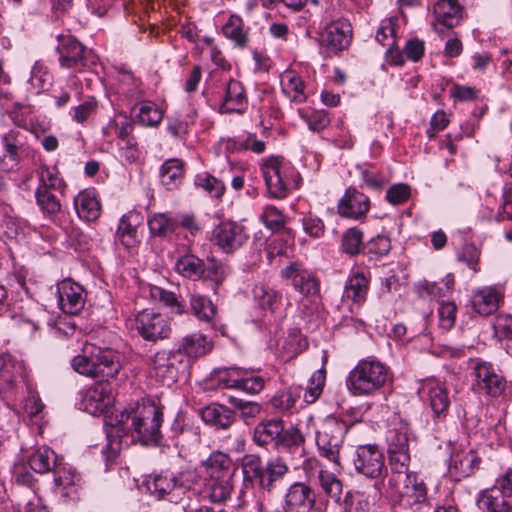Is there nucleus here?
Listing matches in <instances>:
<instances>
[{"mask_svg": "<svg viewBox=\"0 0 512 512\" xmlns=\"http://www.w3.org/2000/svg\"><path fill=\"white\" fill-rule=\"evenodd\" d=\"M418 393L422 397H427L436 416L447 413L450 406V398L446 387L439 380L430 378L422 381Z\"/></svg>", "mask_w": 512, "mask_h": 512, "instance_id": "nucleus-20", "label": "nucleus"}, {"mask_svg": "<svg viewBox=\"0 0 512 512\" xmlns=\"http://www.w3.org/2000/svg\"><path fill=\"white\" fill-rule=\"evenodd\" d=\"M147 489L159 500L167 499L177 503L181 498L174 474L154 476L147 482Z\"/></svg>", "mask_w": 512, "mask_h": 512, "instance_id": "nucleus-25", "label": "nucleus"}, {"mask_svg": "<svg viewBox=\"0 0 512 512\" xmlns=\"http://www.w3.org/2000/svg\"><path fill=\"white\" fill-rule=\"evenodd\" d=\"M59 462L54 450L48 446L39 447L28 458L30 468L40 474L55 470Z\"/></svg>", "mask_w": 512, "mask_h": 512, "instance_id": "nucleus-34", "label": "nucleus"}, {"mask_svg": "<svg viewBox=\"0 0 512 512\" xmlns=\"http://www.w3.org/2000/svg\"><path fill=\"white\" fill-rule=\"evenodd\" d=\"M476 503L484 512H512V499L504 497L498 490L480 491Z\"/></svg>", "mask_w": 512, "mask_h": 512, "instance_id": "nucleus-27", "label": "nucleus"}, {"mask_svg": "<svg viewBox=\"0 0 512 512\" xmlns=\"http://www.w3.org/2000/svg\"><path fill=\"white\" fill-rule=\"evenodd\" d=\"M183 175V163L179 159H168L161 166V182L168 190L177 188L182 182Z\"/></svg>", "mask_w": 512, "mask_h": 512, "instance_id": "nucleus-40", "label": "nucleus"}, {"mask_svg": "<svg viewBox=\"0 0 512 512\" xmlns=\"http://www.w3.org/2000/svg\"><path fill=\"white\" fill-rule=\"evenodd\" d=\"M480 458L473 450L456 451L450 457V470H454L458 477H468L478 468Z\"/></svg>", "mask_w": 512, "mask_h": 512, "instance_id": "nucleus-33", "label": "nucleus"}, {"mask_svg": "<svg viewBox=\"0 0 512 512\" xmlns=\"http://www.w3.org/2000/svg\"><path fill=\"white\" fill-rule=\"evenodd\" d=\"M134 327L143 339L152 342L168 338L171 334L169 320L151 310L139 312L135 317Z\"/></svg>", "mask_w": 512, "mask_h": 512, "instance_id": "nucleus-11", "label": "nucleus"}, {"mask_svg": "<svg viewBox=\"0 0 512 512\" xmlns=\"http://www.w3.org/2000/svg\"><path fill=\"white\" fill-rule=\"evenodd\" d=\"M162 422V409L150 400H142L134 408L121 414L114 429L119 438H122L126 428H129L132 436H136L142 444L157 445L162 438Z\"/></svg>", "mask_w": 512, "mask_h": 512, "instance_id": "nucleus-1", "label": "nucleus"}, {"mask_svg": "<svg viewBox=\"0 0 512 512\" xmlns=\"http://www.w3.org/2000/svg\"><path fill=\"white\" fill-rule=\"evenodd\" d=\"M147 224L152 236L167 238L177 229L178 220L167 213H153L148 217Z\"/></svg>", "mask_w": 512, "mask_h": 512, "instance_id": "nucleus-38", "label": "nucleus"}, {"mask_svg": "<svg viewBox=\"0 0 512 512\" xmlns=\"http://www.w3.org/2000/svg\"><path fill=\"white\" fill-rule=\"evenodd\" d=\"M133 130L132 121L123 114L116 115L106 127L103 128L105 136H117L122 141L130 139L129 135Z\"/></svg>", "mask_w": 512, "mask_h": 512, "instance_id": "nucleus-49", "label": "nucleus"}, {"mask_svg": "<svg viewBox=\"0 0 512 512\" xmlns=\"http://www.w3.org/2000/svg\"><path fill=\"white\" fill-rule=\"evenodd\" d=\"M248 105V98L243 84L230 79L225 87L221 110L225 113H243Z\"/></svg>", "mask_w": 512, "mask_h": 512, "instance_id": "nucleus-24", "label": "nucleus"}, {"mask_svg": "<svg viewBox=\"0 0 512 512\" xmlns=\"http://www.w3.org/2000/svg\"><path fill=\"white\" fill-rule=\"evenodd\" d=\"M434 15L439 24L452 28L462 18V7L458 0H438L434 5Z\"/></svg>", "mask_w": 512, "mask_h": 512, "instance_id": "nucleus-29", "label": "nucleus"}, {"mask_svg": "<svg viewBox=\"0 0 512 512\" xmlns=\"http://www.w3.org/2000/svg\"><path fill=\"white\" fill-rule=\"evenodd\" d=\"M224 36L238 47H246L249 41L247 30L245 29L244 21L238 15H231L227 22L222 27Z\"/></svg>", "mask_w": 512, "mask_h": 512, "instance_id": "nucleus-42", "label": "nucleus"}, {"mask_svg": "<svg viewBox=\"0 0 512 512\" xmlns=\"http://www.w3.org/2000/svg\"><path fill=\"white\" fill-rule=\"evenodd\" d=\"M281 276L303 296L315 295L319 290L315 277L297 262H293L283 268Z\"/></svg>", "mask_w": 512, "mask_h": 512, "instance_id": "nucleus-18", "label": "nucleus"}, {"mask_svg": "<svg viewBox=\"0 0 512 512\" xmlns=\"http://www.w3.org/2000/svg\"><path fill=\"white\" fill-rule=\"evenodd\" d=\"M230 402L240 412L241 418L245 421L257 417L262 411L261 405L257 402L246 401L234 397L230 398Z\"/></svg>", "mask_w": 512, "mask_h": 512, "instance_id": "nucleus-64", "label": "nucleus"}, {"mask_svg": "<svg viewBox=\"0 0 512 512\" xmlns=\"http://www.w3.org/2000/svg\"><path fill=\"white\" fill-rule=\"evenodd\" d=\"M283 421L271 419L258 423L254 429L253 440L259 446H265L275 442L279 444V438L283 433Z\"/></svg>", "mask_w": 512, "mask_h": 512, "instance_id": "nucleus-31", "label": "nucleus"}, {"mask_svg": "<svg viewBox=\"0 0 512 512\" xmlns=\"http://www.w3.org/2000/svg\"><path fill=\"white\" fill-rule=\"evenodd\" d=\"M392 380L390 368L374 358L360 360L349 372L346 386L354 396H371Z\"/></svg>", "mask_w": 512, "mask_h": 512, "instance_id": "nucleus-3", "label": "nucleus"}, {"mask_svg": "<svg viewBox=\"0 0 512 512\" xmlns=\"http://www.w3.org/2000/svg\"><path fill=\"white\" fill-rule=\"evenodd\" d=\"M38 186L36 189L55 191L63 194L67 184L55 166L41 165L37 172Z\"/></svg>", "mask_w": 512, "mask_h": 512, "instance_id": "nucleus-37", "label": "nucleus"}, {"mask_svg": "<svg viewBox=\"0 0 512 512\" xmlns=\"http://www.w3.org/2000/svg\"><path fill=\"white\" fill-rule=\"evenodd\" d=\"M369 207V198L362 192L350 187L338 203V212L343 217L359 219L368 212Z\"/></svg>", "mask_w": 512, "mask_h": 512, "instance_id": "nucleus-22", "label": "nucleus"}, {"mask_svg": "<svg viewBox=\"0 0 512 512\" xmlns=\"http://www.w3.org/2000/svg\"><path fill=\"white\" fill-rule=\"evenodd\" d=\"M261 170L270 198L284 199L301 184L299 172L283 157H268L262 164Z\"/></svg>", "mask_w": 512, "mask_h": 512, "instance_id": "nucleus-5", "label": "nucleus"}, {"mask_svg": "<svg viewBox=\"0 0 512 512\" xmlns=\"http://www.w3.org/2000/svg\"><path fill=\"white\" fill-rule=\"evenodd\" d=\"M189 302L192 314L200 321L211 322L216 316V307L208 297L191 293Z\"/></svg>", "mask_w": 512, "mask_h": 512, "instance_id": "nucleus-45", "label": "nucleus"}, {"mask_svg": "<svg viewBox=\"0 0 512 512\" xmlns=\"http://www.w3.org/2000/svg\"><path fill=\"white\" fill-rule=\"evenodd\" d=\"M307 347V341L302 336L300 331L293 329L289 332L284 340L283 350L286 352L288 358H293L301 353Z\"/></svg>", "mask_w": 512, "mask_h": 512, "instance_id": "nucleus-59", "label": "nucleus"}, {"mask_svg": "<svg viewBox=\"0 0 512 512\" xmlns=\"http://www.w3.org/2000/svg\"><path fill=\"white\" fill-rule=\"evenodd\" d=\"M195 184L216 198L221 197L225 191L224 183L210 174L197 175Z\"/></svg>", "mask_w": 512, "mask_h": 512, "instance_id": "nucleus-62", "label": "nucleus"}, {"mask_svg": "<svg viewBox=\"0 0 512 512\" xmlns=\"http://www.w3.org/2000/svg\"><path fill=\"white\" fill-rule=\"evenodd\" d=\"M318 485L326 496L338 501L342 493V482L338 477L327 470L318 471Z\"/></svg>", "mask_w": 512, "mask_h": 512, "instance_id": "nucleus-51", "label": "nucleus"}, {"mask_svg": "<svg viewBox=\"0 0 512 512\" xmlns=\"http://www.w3.org/2000/svg\"><path fill=\"white\" fill-rule=\"evenodd\" d=\"M353 464L357 473L371 479L381 477L384 471V455L375 444L356 448Z\"/></svg>", "mask_w": 512, "mask_h": 512, "instance_id": "nucleus-13", "label": "nucleus"}, {"mask_svg": "<svg viewBox=\"0 0 512 512\" xmlns=\"http://www.w3.org/2000/svg\"><path fill=\"white\" fill-rule=\"evenodd\" d=\"M282 93L296 104L304 103L307 99L305 84L301 77L294 71H285L281 76Z\"/></svg>", "mask_w": 512, "mask_h": 512, "instance_id": "nucleus-32", "label": "nucleus"}, {"mask_svg": "<svg viewBox=\"0 0 512 512\" xmlns=\"http://www.w3.org/2000/svg\"><path fill=\"white\" fill-rule=\"evenodd\" d=\"M346 432L345 422L333 416L326 417L316 432L315 441L319 454L330 462L339 464L340 449Z\"/></svg>", "mask_w": 512, "mask_h": 512, "instance_id": "nucleus-8", "label": "nucleus"}, {"mask_svg": "<svg viewBox=\"0 0 512 512\" xmlns=\"http://www.w3.org/2000/svg\"><path fill=\"white\" fill-rule=\"evenodd\" d=\"M410 429L401 424L387 433V453L391 472H407L410 464Z\"/></svg>", "mask_w": 512, "mask_h": 512, "instance_id": "nucleus-9", "label": "nucleus"}, {"mask_svg": "<svg viewBox=\"0 0 512 512\" xmlns=\"http://www.w3.org/2000/svg\"><path fill=\"white\" fill-rule=\"evenodd\" d=\"M54 474V481L58 487L67 488L69 486L79 485L81 482V475L76 469L69 465H62L61 462H59L54 470Z\"/></svg>", "mask_w": 512, "mask_h": 512, "instance_id": "nucleus-57", "label": "nucleus"}, {"mask_svg": "<svg viewBox=\"0 0 512 512\" xmlns=\"http://www.w3.org/2000/svg\"><path fill=\"white\" fill-rule=\"evenodd\" d=\"M57 53L62 68L82 71L97 64L98 57L71 35L58 37Z\"/></svg>", "mask_w": 512, "mask_h": 512, "instance_id": "nucleus-7", "label": "nucleus"}, {"mask_svg": "<svg viewBox=\"0 0 512 512\" xmlns=\"http://www.w3.org/2000/svg\"><path fill=\"white\" fill-rule=\"evenodd\" d=\"M391 495L398 499L400 505L418 508L427 500V488L422 479L413 472H391L388 478Z\"/></svg>", "mask_w": 512, "mask_h": 512, "instance_id": "nucleus-6", "label": "nucleus"}, {"mask_svg": "<svg viewBox=\"0 0 512 512\" xmlns=\"http://www.w3.org/2000/svg\"><path fill=\"white\" fill-rule=\"evenodd\" d=\"M243 475L242 488L239 498L245 497L249 489L256 483L261 489L271 492L276 482L281 480L289 471L286 462L280 457L270 458L265 464L256 454H247L242 458Z\"/></svg>", "mask_w": 512, "mask_h": 512, "instance_id": "nucleus-2", "label": "nucleus"}, {"mask_svg": "<svg viewBox=\"0 0 512 512\" xmlns=\"http://www.w3.org/2000/svg\"><path fill=\"white\" fill-rule=\"evenodd\" d=\"M298 398L299 393L296 389L279 390L271 397L269 405L276 413H287L295 406Z\"/></svg>", "mask_w": 512, "mask_h": 512, "instance_id": "nucleus-48", "label": "nucleus"}, {"mask_svg": "<svg viewBox=\"0 0 512 512\" xmlns=\"http://www.w3.org/2000/svg\"><path fill=\"white\" fill-rule=\"evenodd\" d=\"M373 506L370 496L364 492L348 493L345 499L346 512H373Z\"/></svg>", "mask_w": 512, "mask_h": 512, "instance_id": "nucleus-56", "label": "nucleus"}, {"mask_svg": "<svg viewBox=\"0 0 512 512\" xmlns=\"http://www.w3.org/2000/svg\"><path fill=\"white\" fill-rule=\"evenodd\" d=\"M226 149L230 151L249 150L256 154H262L266 149V144L257 139L255 134L249 133L245 138L228 139Z\"/></svg>", "mask_w": 512, "mask_h": 512, "instance_id": "nucleus-52", "label": "nucleus"}, {"mask_svg": "<svg viewBox=\"0 0 512 512\" xmlns=\"http://www.w3.org/2000/svg\"><path fill=\"white\" fill-rule=\"evenodd\" d=\"M137 117L144 126H157L163 118V112L155 103L144 101L139 104Z\"/></svg>", "mask_w": 512, "mask_h": 512, "instance_id": "nucleus-55", "label": "nucleus"}, {"mask_svg": "<svg viewBox=\"0 0 512 512\" xmlns=\"http://www.w3.org/2000/svg\"><path fill=\"white\" fill-rule=\"evenodd\" d=\"M71 366L75 372L90 378L107 381L121 370L120 355L111 349L86 346L84 353L73 357Z\"/></svg>", "mask_w": 512, "mask_h": 512, "instance_id": "nucleus-4", "label": "nucleus"}, {"mask_svg": "<svg viewBox=\"0 0 512 512\" xmlns=\"http://www.w3.org/2000/svg\"><path fill=\"white\" fill-rule=\"evenodd\" d=\"M315 504L316 494L313 489L303 482H295L285 493L283 510L285 512H310Z\"/></svg>", "mask_w": 512, "mask_h": 512, "instance_id": "nucleus-17", "label": "nucleus"}, {"mask_svg": "<svg viewBox=\"0 0 512 512\" xmlns=\"http://www.w3.org/2000/svg\"><path fill=\"white\" fill-rule=\"evenodd\" d=\"M377 42L388 51L396 47V31L395 25L391 19H385L381 22L375 36Z\"/></svg>", "mask_w": 512, "mask_h": 512, "instance_id": "nucleus-58", "label": "nucleus"}, {"mask_svg": "<svg viewBox=\"0 0 512 512\" xmlns=\"http://www.w3.org/2000/svg\"><path fill=\"white\" fill-rule=\"evenodd\" d=\"M175 269L183 277L197 280L203 277L205 262L195 255H184L176 261Z\"/></svg>", "mask_w": 512, "mask_h": 512, "instance_id": "nucleus-44", "label": "nucleus"}, {"mask_svg": "<svg viewBox=\"0 0 512 512\" xmlns=\"http://www.w3.org/2000/svg\"><path fill=\"white\" fill-rule=\"evenodd\" d=\"M369 279L363 271L352 269L344 286L343 299L360 306L367 298Z\"/></svg>", "mask_w": 512, "mask_h": 512, "instance_id": "nucleus-23", "label": "nucleus"}, {"mask_svg": "<svg viewBox=\"0 0 512 512\" xmlns=\"http://www.w3.org/2000/svg\"><path fill=\"white\" fill-rule=\"evenodd\" d=\"M114 402V389L110 382L98 381L81 393L80 408L91 415H99Z\"/></svg>", "mask_w": 512, "mask_h": 512, "instance_id": "nucleus-12", "label": "nucleus"}, {"mask_svg": "<svg viewBox=\"0 0 512 512\" xmlns=\"http://www.w3.org/2000/svg\"><path fill=\"white\" fill-rule=\"evenodd\" d=\"M204 481L224 477H234L233 461L231 457L221 451H213L205 460L201 462Z\"/></svg>", "mask_w": 512, "mask_h": 512, "instance_id": "nucleus-21", "label": "nucleus"}, {"mask_svg": "<svg viewBox=\"0 0 512 512\" xmlns=\"http://www.w3.org/2000/svg\"><path fill=\"white\" fill-rule=\"evenodd\" d=\"M226 275L227 269L223 263L214 259H209L205 263V270L202 278L209 279L213 281L216 286H219L225 280Z\"/></svg>", "mask_w": 512, "mask_h": 512, "instance_id": "nucleus-63", "label": "nucleus"}, {"mask_svg": "<svg viewBox=\"0 0 512 512\" xmlns=\"http://www.w3.org/2000/svg\"><path fill=\"white\" fill-rule=\"evenodd\" d=\"M211 240L222 251L231 253L246 243L248 234L241 224L222 221L213 229Z\"/></svg>", "mask_w": 512, "mask_h": 512, "instance_id": "nucleus-14", "label": "nucleus"}, {"mask_svg": "<svg viewBox=\"0 0 512 512\" xmlns=\"http://www.w3.org/2000/svg\"><path fill=\"white\" fill-rule=\"evenodd\" d=\"M22 372L21 362L9 354H0V392L12 389Z\"/></svg>", "mask_w": 512, "mask_h": 512, "instance_id": "nucleus-30", "label": "nucleus"}, {"mask_svg": "<svg viewBox=\"0 0 512 512\" xmlns=\"http://www.w3.org/2000/svg\"><path fill=\"white\" fill-rule=\"evenodd\" d=\"M211 350V345L207 337L201 333H193L185 336L178 345L177 352L180 357H201Z\"/></svg>", "mask_w": 512, "mask_h": 512, "instance_id": "nucleus-36", "label": "nucleus"}, {"mask_svg": "<svg viewBox=\"0 0 512 512\" xmlns=\"http://www.w3.org/2000/svg\"><path fill=\"white\" fill-rule=\"evenodd\" d=\"M29 83L36 93L48 90L52 85V75L43 63L36 62L34 64Z\"/></svg>", "mask_w": 512, "mask_h": 512, "instance_id": "nucleus-54", "label": "nucleus"}, {"mask_svg": "<svg viewBox=\"0 0 512 512\" xmlns=\"http://www.w3.org/2000/svg\"><path fill=\"white\" fill-rule=\"evenodd\" d=\"M362 244L363 233L356 228L347 230L342 237V249L351 256L357 255L361 251Z\"/></svg>", "mask_w": 512, "mask_h": 512, "instance_id": "nucleus-61", "label": "nucleus"}, {"mask_svg": "<svg viewBox=\"0 0 512 512\" xmlns=\"http://www.w3.org/2000/svg\"><path fill=\"white\" fill-rule=\"evenodd\" d=\"M325 384V373L324 371L317 370L315 371L309 381V384L304 393V401L306 403L315 402L319 396L322 394L323 387Z\"/></svg>", "mask_w": 512, "mask_h": 512, "instance_id": "nucleus-60", "label": "nucleus"}, {"mask_svg": "<svg viewBox=\"0 0 512 512\" xmlns=\"http://www.w3.org/2000/svg\"><path fill=\"white\" fill-rule=\"evenodd\" d=\"M5 156L12 161H19L20 155L25 151L26 136L19 130L12 129L1 137Z\"/></svg>", "mask_w": 512, "mask_h": 512, "instance_id": "nucleus-41", "label": "nucleus"}, {"mask_svg": "<svg viewBox=\"0 0 512 512\" xmlns=\"http://www.w3.org/2000/svg\"><path fill=\"white\" fill-rule=\"evenodd\" d=\"M238 389L248 394H257L265 387L266 379L252 370L240 369Z\"/></svg>", "mask_w": 512, "mask_h": 512, "instance_id": "nucleus-50", "label": "nucleus"}, {"mask_svg": "<svg viewBox=\"0 0 512 512\" xmlns=\"http://www.w3.org/2000/svg\"><path fill=\"white\" fill-rule=\"evenodd\" d=\"M74 206L79 218L91 222L100 216V202L91 191H82L74 198Z\"/></svg>", "mask_w": 512, "mask_h": 512, "instance_id": "nucleus-35", "label": "nucleus"}, {"mask_svg": "<svg viewBox=\"0 0 512 512\" xmlns=\"http://www.w3.org/2000/svg\"><path fill=\"white\" fill-rule=\"evenodd\" d=\"M201 418L217 429L229 428L235 420L234 412L220 404H210L201 410Z\"/></svg>", "mask_w": 512, "mask_h": 512, "instance_id": "nucleus-28", "label": "nucleus"}, {"mask_svg": "<svg viewBox=\"0 0 512 512\" xmlns=\"http://www.w3.org/2000/svg\"><path fill=\"white\" fill-rule=\"evenodd\" d=\"M59 308L66 314L76 315L85 305L86 292L82 285L70 278L57 284Z\"/></svg>", "mask_w": 512, "mask_h": 512, "instance_id": "nucleus-15", "label": "nucleus"}, {"mask_svg": "<svg viewBox=\"0 0 512 512\" xmlns=\"http://www.w3.org/2000/svg\"><path fill=\"white\" fill-rule=\"evenodd\" d=\"M182 362L177 351H161L153 358L155 375L162 380L174 381L178 372V364Z\"/></svg>", "mask_w": 512, "mask_h": 512, "instance_id": "nucleus-26", "label": "nucleus"}, {"mask_svg": "<svg viewBox=\"0 0 512 512\" xmlns=\"http://www.w3.org/2000/svg\"><path fill=\"white\" fill-rule=\"evenodd\" d=\"M352 40V26L346 19L329 23L321 33V45L331 53L345 50Z\"/></svg>", "mask_w": 512, "mask_h": 512, "instance_id": "nucleus-16", "label": "nucleus"}, {"mask_svg": "<svg viewBox=\"0 0 512 512\" xmlns=\"http://www.w3.org/2000/svg\"><path fill=\"white\" fill-rule=\"evenodd\" d=\"M253 293L259 305L272 313L279 311L283 306L282 294L274 289L256 286Z\"/></svg>", "mask_w": 512, "mask_h": 512, "instance_id": "nucleus-47", "label": "nucleus"}, {"mask_svg": "<svg viewBox=\"0 0 512 512\" xmlns=\"http://www.w3.org/2000/svg\"><path fill=\"white\" fill-rule=\"evenodd\" d=\"M133 214H125L121 217L116 236L125 247H132L137 243V228L133 224Z\"/></svg>", "mask_w": 512, "mask_h": 512, "instance_id": "nucleus-53", "label": "nucleus"}, {"mask_svg": "<svg viewBox=\"0 0 512 512\" xmlns=\"http://www.w3.org/2000/svg\"><path fill=\"white\" fill-rule=\"evenodd\" d=\"M472 390L478 394L499 397L506 389V379L490 362H477L473 368Z\"/></svg>", "mask_w": 512, "mask_h": 512, "instance_id": "nucleus-10", "label": "nucleus"}, {"mask_svg": "<svg viewBox=\"0 0 512 512\" xmlns=\"http://www.w3.org/2000/svg\"><path fill=\"white\" fill-rule=\"evenodd\" d=\"M150 296L153 300L169 308L172 313L182 315L188 312L184 301L180 300L175 292L165 290L159 286H151Z\"/></svg>", "mask_w": 512, "mask_h": 512, "instance_id": "nucleus-43", "label": "nucleus"}, {"mask_svg": "<svg viewBox=\"0 0 512 512\" xmlns=\"http://www.w3.org/2000/svg\"><path fill=\"white\" fill-rule=\"evenodd\" d=\"M504 289L499 285L485 286L473 292L471 303L473 309L482 316L496 312L503 302Z\"/></svg>", "mask_w": 512, "mask_h": 512, "instance_id": "nucleus-19", "label": "nucleus"}, {"mask_svg": "<svg viewBox=\"0 0 512 512\" xmlns=\"http://www.w3.org/2000/svg\"><path fill=\"white\" fill-rule=\"evenodd\" d=\"M234 477H224L219 480L212 479L204 481L207 495L214 503H223L230 498L234 489Z\"/></svg>", "mask_w": 512, "mask_h": 512, "instance_id": "nucleus-39", "label": "nucleus"}, {"mask_svg": "<svg viewBox=\"0 0 512 512\" xmlns=\"http://www.w3.org/2000/svg\"><path fill=\"white\" fill-rule=\"evenodd\" d=\"M54 192L43 189L35 190L36 204L45 217L51 218L61 211L60 199Z\"/></svg>", "mask_w": 512, "mask_h": 512, "instance_id": "nucleus-46", "label": "nucleus"}]
</instances>
